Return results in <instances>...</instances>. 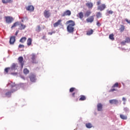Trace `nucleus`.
I'll use <instances>...</instances> for the list:
<instances>
[{"label": "nucleus", "mask_w": 130, "mask_h": 130, "mask_svg": "<svg viewBox=\"0 0 130 130\" xmlns=\"http://www.w3.org/2000/svg\"><path fill=\"white\" fill-rule=\"evenodd\" d=\"M67 25H68L67 26V31L69 33H74V31H75V25L76 23L75 21L73 20H69L66 22Z\"/></svg>", "instance_id": "nucleus-1"}, {"label": "nucleus", "mask_w": 130, "mask_h": 130, "mask_svg": "<svg viewBox=\"0 0 130 130\" xmlns=\"http://www.w3.org/2000/svg\"><path fill=\"white\" fill-rule=\"evenodd\" d=\"M96 6H98V11H100L101 12L104 11V10L106 9V5H105V4H103L101 5V0H99L96 2Z\"/></svg>", "instance_id": "nucleus-2"}, {"label": "nucleus", "mask_w": 130, "mask_h": 130, "mask_svg": "<svg viewBox=\"0 0 130 130\" xmlns=\"http://www.w3.org/2000/svg\"><path fill=\"white\" fill-rule=\"evenodd\" d=\"M12 88H13V89H12L11 91H8L5 93L6 96H7V97H11V95H12V93H14V92H16V91L18 90L16 85H14V86H13Z\"/></svg>", "instance_id": "nucleus-3"}, {"label": "nucleus", "mask_w": 130, "mask_h": 130, "mask_svg": "<svg viewBox=\"0 0 130 130\" xmlns=\"http://www.w3.org/2000/svg\"><path fill=\"white\" fill-rule=\"evenodd\" d=\"M9 72H10V74L13 75V76H17L18 75V73L17 72H12V71L11 70V68H5L4 70L5 74H8L9 73Z\"/></svg>", "instance_id": "nucleus-4"}, {"label": "nucleus", "mask_w": 130, "mask_h": 130, "mask_svg": "<svg viewBox=\"0 0 130 130\" xmlns=\"http://www.w3.org/2000/svg\"><path fill=\"white\" fill-rule=\"evenodd\" d=\"M29 78L30 79V81L32 83H35L36 82V75L34 74H30L29 76Z\"/></svg>", "instance_id": "nucleus-5"}, {"label": "nucleus", "mask_w": 130, "mask_h": 130, "mask_svg": "<svg viewBox=\"0 0 130 130\" xmlns=\"http://www.w3.org/2000/svg\"><path fill=\"white\" fill-rule=\"evenodd\" d=\"M10 69L12 72H13V71H15L16 70H18V64L15 63H13L10 67Z\"/></svg>", "instance_id": "nucleus-6"}, {"label": "nucleus", "mask_w": 130, "mask_h": 130, "mask_svg": "<svg viewBox=\"0 0 130 130\" xmlns=\"http://www.w3.org/2000/svg\"><path fill=\"white\" fill-rule=\"evenodd\" d=\"M18 60L19 63H20V64H21V68L23 69V67L24 66V58H23L22 56H20L18 58Z\"/></svg>", "instance_id": "nucleus-7"}, {"label": "nucleus", "mask_w": 130, "mask_h": 130, "mask_svg": "<svg viewBox=\"0 0 130 130\" xmlns=\"http://www.w3.org/2000/svg\"><path fill=\"white\" fill-rule=\"evenodd\" d=\"M72 15V12L70 10H67L64 11L63 14H61V17H66V16H71Z\"/></svg>", "instance_id": "nucleus-8"}, {"label": "nucleus", "mask_w": 130, "mask_h": 130, "mask_svg": "<svg viewBox=\"0 0 130 130\" xmlns=\"http://www.w3.org/2000/svg\"><path fill=\"white\" fill-rule=\"evenodd\" d=\"M44 16L45 18H49V17H50V12H49V10H45L44 12Z\"/></svg>", "instance_id": "nucleus-9"}, {"label": "nucleus", "mask_w": 130, "mask_h": 130, "mask_svg": "<svg viewBox=\"0 0 130 130\" xmlns=\"http://www.w3.org/2000/svg\"><path fill=\"white\" fill-rule=\"evenodd\" d=\"M16 42V37L15 36H12L10 37V41H9V43L10 44H14L15 42Z\"/></svg>", "instance_id": "nucleus-10"}, {"label": "nucleus", "mask_w": 130, "mask_h": 130, "mask_svg": "<svg viewBox=\"0 0 130 130\" xmlns=\"http://www.w3.org/2000/svg\"><path fill=\"white\" fill-rule=\"evenodd\" d=\"M13 19L11 17H10V16L6 17V22L8 23V24H11V23L13 22Z\"/></svg>", "instance_id": "nucleus-11"}, {"label": "nucleus", "mask_w": 130, "mask_h": 130, "mask_svg": "<svg viewBox=\"0 0 130 130\" xmlns=\"http://www.w3.org/2000/svg\"><path fill=\"white\" fill-rule=\"evenodd\" d=\"M62 20L61 19H59L56 22L54 23L53 27L55 28L56 27H58V26H59V25H61V22Z\"/></svg>", "instance_id": "nucleus-12"}, {"label": "nucleus", "mask_w": 130, "mask_h": 130, "mask_svg": "<svg viewBox=\"0 0 130 130\" xmlns=\"http://www.w3.org/2000/svg\"><path fill=\"white\" fill-rule=\"evenodd\" d=\"M94 16H91L89 18H87L86 22H87V23H92V22H93L94 21Z\"/></svg>", "instance_id": "nucleus-13"}, {"label": "nucleus", "mask_w": 130, "mask_h": 130, "mask_svg": "<svg viewBox=\"0 0 130 130\" xmlns=\"http://www.w3.org/2000/svg\"><path fill=\"white\" fill-rule=\"evenodd\" d=\"M109 103H110V104H118V100L116 99L111 100L109 101Z\"/></svg>", "instance_id": "nucleus-14"}, {"label": "nucleus", "mask_w": 130, "mask_h": 130, "mask_svg": "<svg viewBox=\"0 0 130 130\" xmlns=\"http://www.w3.org/2000/svg\"><path fill=\"white\" fill-rule=\"evenodd\" d=\"M26 10L29 12H33L34 11V7L32 5L28 6L26 7Z\"/></svg>", "instance_id": "nucleus-15"}, {"label": "nucleus", "mask_w": 130, "mask_h": 130, "mask_svg": "<svg viewBox=\"0 0 130 130\" xmlns=\"http://www.w3.org/2000/svg\"><path fill=\"white\" fill-rule=\"evenodd\" d=\"M97 107H98V111H102V108H103L102 104L99 103L97 105Z\"/></svg>", "instance_id": "nucleus-16"}, {"label": "nucleus", "mask_w": 130, "mask_h": 130, "mask_svg": "<svg viewBox=\"0 0 130 130\" xmlns=\"http://www.w3.org/2000/svg\"><path fill=\"white\" fill-rule=\"evenodd\" d=\"M86 7L88 8V9H92L93 8V3L90 2V3H87L86 4Z\"/></svg>", "instance_id": "nucleus-17"}, {"label": "nucleus", "mask_w": 130, "mask_h": 130, "mask_svg": "<svg viewBox=\"0 0 130 130\" xmlns=\"http://www.w3.org/2000/svg\"><path fill=\"white\" fill-rule=\"evenodd\" d=\"M31 59H32V61L33 62V63H36V55H35V54H31Z\"/></svg>", "instance_id": "nucleus-18"}, {"label": "nucleus", "mask_w": 130, "mask_h": 130, "mask_svg": "<svg viewBox=\"0 0 130 130\" xmlns=\"http://www.w3.org/2000/svg\"><path fill=\"white\" fill-rule=\"evenodd\" d=\"M32 44V39L29 38L27 40V45L28 46H30Z\"/></svg>", "instance_id": "nucleus-19"}, {"label": "nucleus", "mask_w": 130, "mask_h": 130, "mask_svg": "<svg viewBox=\"0 0 130 130\" xmlns=\"http://www.w3.org/2000/svg\"><path fill=\"white\" fill-rule=\"evenodd\" d=\"M21 22L17 21L13 24V25L11 26V28L13 29L14 27H17V26L20 25Z\"/></svg>", "instance_id": "nucleus-20"}, {"label": "nucleus", "mask_w": 130, "mask_h": 130, "mask_svg": "<svg viewBox=\"0 0 130 130\" xmlns=\"http://www.w3.org/2000/svg\"><path fill=\"white\" fill-rule=\"evenodd\" d=\"M96 17L97 19H99V18H102V13H101L100 12H96Z\"/></svg>", "instance_id": "nucleus-21"}, {"label": "nucleus", "mask_w": 130, "mask_h": 130, "mask_svg": "<svg viewBox=\"0 0 130 130\" xmlns=\"http://www.w3.org/2000/svg\"><path fill=\"white\" fill-rule=\"evenodd\" d=\"M125 29V26L123 25H120V28L119 29L120 32H122L123 31H124V29Z\"/></svg>", "instance_id": "nucleus-22"}, {"label": "nucleus", "mask_w": 130, "mask_h": 130, "mask_svg": "<svg viewBox=\"0 0 130 130\" xmlns=\"http://www.w3.org/2000/svg\"><path fill=\"white\" fill-rule=\"evenodd\" d=\"M3 4H8V3H13V1L12 0H2Z\"/></svg>", "instance_id": "nucleus-23"}, {"label": "nucleus", "mask_w": 130, "mask_h": 130, "mask_svg": "<svg viewBox=\"0 0 130 130\" xmlns=\"http://www.w3.org/2000/svg\"><path fill=\"white\" fill-rule=\"evenodd\" d=\"M27 40V38L26 37H22L20 39L19 42H21V43H24Z\"/></svg>", "instance_id": "nucleus-24"}, {"label": "nucleus", "mask_w": 130, "mask_h": 130, "mask_svg": "<svg viewBox=\"0 0 130 130\" xmlns=\"http://www.w3.org/2000/svg\"><path fill=\"white\" fill-rule=\"evenodd\" d=\"M77 17H79L80 19H83V18H84V13H83V12L79 13L78 16L77 15Z\"/></svg>", "instance_id": "nucleus-25"}, {"label": "nucleus", "mask_w": 130, "mask_h": 130, "mask_svg": "<svg viewBox=\"0 0 130 130\" xmlns=\"http://www.w3.org/2000/svg\"><path fill=\"white\" fill-rule=\"evenodd\" d=\"M93 32L94 31H93V29H90L89 30H87L86 31V35H88V36L92 35V34H93Z\"/></svg>", "instance_id": "nucleus-26"}, {"label": "nucleus", "mask_w": 130, "mask_h": 130, "mask_svg": "<svg viewBox=\"0 0 130 130\" xmlns=\"http://www.w3.org/2000/svg\"><path fill=\"white\" fill-rule=\"evenodd\" d=\"M120 118H121V119H123V120L127 119V116H125L123 114H120Z\"/></svg>", "instance_id": "nucleus-27"}, {"label": "nucleus", "mask_w": 130, "mask_h": 130, "mask_svg": "<svg viewBox=\"0 0 130 130\" xmlns=\"http://www.w3.org/2000/svg\"><path fill=\"white\" fill-rule=\"evenodd\" d=\"M84 100H86V96L83 95H80L79 101H84Z\"/></svg>", "instance_id": "nucleus-28"}, {"label": "nucleus", "mask_w": 130, "mask_h": 130, "mask_svg": "<svg viewBox=\"0 0 130 130\" xmlns=\"http://www.w3.org/2000/svg\"><path fill=\"white\" fill-rule=\"evenodd\" d=\"M85 125L87 128H91L93 126L91 123H87L85 124Z\"/></svg>", "instance_id": "nucleus-29"}, {"label": "nucleus", "mask_w": 130, "mask_h": 130, "mask_svg": "<svg viewBox=\"0 0 130 130\" xmlns=\"http://www.w3.org/2000/svg\"><path fill=\"white\" fill-rule=\"evenodd\" d=\"M29 73V70H28L27 68H25L23 70V73L24 74V75H28Z\"/></svg>", "instance_id": "nucleus-30"}, {"label": "nucleus", "mask_w": 130, "mask_h": 130, "mask_svg": "<svg viewBox=\"0 0 130 130\" xmlns=\"http://www.w3.org/2000/svg\"><path fill=\"white\" fill-rule=\"evenodd\" d=\"M41 30V26H40V25H38L36 28V32H40Z\"/></svg>", "instance_id": "nucleus-31"}, {"label": "nucleus", "mask_w": 130, "mask_h": 130, "mask_svg": "<svg viewBox=\"0 0 130 130\" xmlns=\"http://www.w3.org/2000/svg\"><path fill=\"white\" fill-rule=\"evenodd\" d=\"M91 11H87L86 12L85 14V17H89V16H90L91 15Z\"/></svg>", "instance_id": "nucleus-32"}, {"label": "nucleus", "mask_w": 130, "mask_h": 130, "mask_svg": "<svg viewBox=\"0 0 130 130\" xmlns=\"http://www.w3.org/2000/svg\"><path fill=\"white\" fill-rule=\"evenodd\" d=\"M109 39L111 40H112V41H113V40H114V35H113V34H110V35H109Z\"/></svg>", "instance_id": "nucleus-33"}, {"label": "nucleus", "mask_w": 130, "mask_h": 130, "mask_svg": "<svg viewBox=\"0 0 130 130\" xmlns=\"http://www.w3.org/2000/svg\"><path fill=\"white\" fill-rule=\"evenodd\" d=\"M112 88H118V83L116 82L112 87Z\"/></svg>", "instance_id": "nucleus-34"}, {"label": "nucleus", "mask_w": 130, "mask_h": 130, "mask_svg": "<svg viewBox=\"0 0 130 130\" xmlns=\"http://www.w3.org/2000/svg\"><path fill=\"white\" fill-rule=\"evenodd\" d=\"M20 28L21 30H23L26 28V25L23 24V23H21Z\"/></svg>", "instance_id": "nucleus-35"}, {"label": "nucleus", "mask_w": 130, "mask_h": 130, "mask_svg": "<svg viewBox=\"0 0 130 130\" xmlns=\"http://www.w3.org/2000/svg\"><path fill=\"white\" fill-rule=\"evenodd\" d=\"M125 41L126 43H130V38H126Z\"/></svg>", "instance_id": "nucleus-36"}, {"label": "nucleus", "mask_w": 130, "mask_h": 130, "mask_svg": "<svg viewBox=\"0 0 130 130\" xmlns=\"http://www.w3.org/2000/svg\"><path fill=\"white\" fill-rule=\"evenodd\" d=\"M75 90H76V88H75V87H72V88H71L70 89V92L71 93H72V92H74V91H75Z\"/></svg>", "instance_id": "nucleus-37"}, {"label": "nucleus", "mask_w": 130, "mask_h": 130, "mask_svg": "<svg viewBox=\"0 0 130 130\" xmlns=\"http://www.w3.org/2000/svg\"><path fill=\"white\" fill-rule=\"evenodd\" d=\"M107 13L108 14V15H112L113 14V11L110 10L107 11Z\"/></svg>", "instance_id": "nucleus-38"}, {"label": "nucleus", "mask_w": 130, "mask_h": 130, "mask_svg": "<svg viewBox=\"0 0 130 130\" xmlns=\"http://www.w3.org/2000/svg\"><path fill=\"white\" fill-rule=\"evenodd\" d=\"M114 91H116V89L115 88H112L109 90V92H114Z\"/></svg>", "instance_id": "nucleus-39"}, {"label": "nucleus", "mask_w": 130, "mask_h": 130, "mask_svg": "<svg viewBox=\"0 0 130 130\" xmlns=\"http://www.w3.org/2000/svg\"><path fill=\"white\" fill-rule=\"evenodd\" d=\"M96 25H97L98 27H100V26H101V23H100V22H99V21H97Z\"/></svg>", "instance_id": "nucleus-40"}, {"label": "nucleus", "mask_w": 130, "mask_h": 130, "mask_svg": "<svg viewBox=\"0 0 130 130\" xmlns=\"http://www.w3.org/2000/svg\"><path fill=\"white\" fill-rule=\"evenodd\" d=\"M126 43V42H125V41H123L122 42H121V44L122 45H125Z\"/></svg>", "instance_id": "nucleus-41"}, {"label": "nucleus", "mask_w": 130, "mask_h": 130, "mask_svg": "<svg viewBox=\"0 0 130 130\" xmlns=\"http://www.w3.org/2000/svg\"><path fill=\"white\" fill-rule=\"evenodd\" d=\"M24 47H25V46H24L23 45L20 44L19 45V48H24Z\"/></svg>", "instance_id": "nucleus-42"}, {"label": "nucleus", "mask_w": 130, "mask_h": 130, "mask_svg": "<svg viewBox=\"0 0 130 130\" xmlns=\"http://www.w3.org/2000/svg\"><path fill=\"white\" fill-rule=\"evenodd\" d=\"M126 22H127V23H128V24H130V20L127 19H125Z\"/></svg>", "instance_id": "nucleus-43"}, {"label": "nucleus", "mask_w": 130, "mask_h": 130, "mask_svg": "<svg viewBox=\"0 0 130 130\" xmlns=\"http://www.w3.org/2000/svg\"><path fill=\"white\" fill-rule=\"evenodd\" d=\"M122 101L125 102V101H126V99H125V98H122Z\"/></svg>", "instance_id": "nucleus-44"}, {"label": "nucleus", "mask_w": 130, "mask_h": 130, "mask_svg": "<svg viewBox=\"0 0 130 130\" xmlns=\"http://www.w3.org/2000/svg\"><path fill=\"white\" fill-rule=\"evenodd\" d=\"M75 95H76V93H75V92L73 93H72V97L75 98Z\"/></svg>", "instance_id": "nucleus-45"}, {"label": "nucleus", "mask_w": 130, "mask_h": 130, "mask_svg": "<svg viewBox=\"0 0 130 130\" xmlns=\"http://www.w3.org/2000/svg\"><path fill=\"white\" fill-rule=\"evenodd\" d=\"M53 33H54V32H49L48 34H49V35H52V34H53Z\"/></svg>", "instance_id": "nucleus-46"}, {"label": "nucleus", "mask_w": 130, "mask_h": 130, "mask_svg": "<svg viewBox=\"0 0 130 130\" xmlns=\"http://www.w3.org/2000/svg\"><path fill=\"white\" fill-rule=\"evenodd\" d=\"M18 33H19V31H18V30L16 32V33H15L16 36H17L18 35Z\"/></svg>", "instance_id": "nucleus-47"}, {"label": "nucleus", "mask_w": 130, "mask_h": 130, "mask_svg": "<svg viewBox=\"0 0 130 130\" xmlns=\"http://www.w3.org/2000/svg\"><path fill=\"white\" fill-rule=\"evenodd\" d=\"M46 36H44L43 37H42V39H45L46 38Z\"/></svg>", "instance_id": "nucleus-48"}, {"label": "nucleus", "mask_w": 130, "mask_h": 130, "mask_svg": "<svg viewBox=\"0 0 130 130\" xmlns=\"http://www.w3.org/2000/svg\"><path fill=\"white\" fill-rule=\"evenodd\" d=\"M43 27V29L45 28V26L44 25Z\"/></svg>", "instance_id": "nucleus-49"}, {"label": "nucleus", "mask_w": 130, "mask_h": 130, "mask_svg": "<svg viewBox=\"0 0 130 130\" xmlns=\"http://www.w3.org/2000/svg\"><path fill=\"white\" fill-rule=\"evenodd\" d=\"M23 80H25V78H24V77H23Z\"/></svg>", "instance_id": "nucleus-50"}]
</instances>
